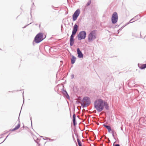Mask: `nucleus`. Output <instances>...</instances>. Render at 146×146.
<instances>
[{
	"mask_svg": "<svg viewBox=\"0 0 146 146\" xmlns=\"http://www.w3.org/2000/svg\"><path fill=\"white\" fill-rule=\"evenodd\" d=\"M86 34L85 31H82L80 32L77 36L78 40H80L84 39L86 37Z\"/></svg>",
	"mask_w": 146,
	"mask_h": 146,
	"instance_id": "7",
	"label": "nucleus"
},
{
	"mask_svg": "<svg viewBox=\"0 0 146 146\" xmlns=\"http://www.w3.org/2000/svg\"><path fill=\"white\" fill-rule=\"evenodd\" d=\"M78 57L80 58H82L83 57V55L80 51L79 48H78L77 50Z\"/></svg>",
	"mask_w": 146,
	"mask_h": 146,
	"instance_id": "9",
	"label": "nucleus"
},
{
	"mask_svg": "<svg viewBox=\"0 0 146 146\" xmlns=\"http://www.w3.org/2000/svg\"><path fill=\"white\" fill-rule=\"evenodd\" d=\"M104 105L105 108L106 110H108L109 109V106L108 103L107 102H104Z\"/></svg>",
	"mask_w": 146,
	"mask_h": 146,
	"instance_id": "15",
	"label": "nucleus"
},
{
	"mask_svg": "<svg viewBox=\"0 0 146 146\" xmlns=\"http://www.w3.org/2000/svg\"><path fill=\"white\" fill-rule=\"evenodd\" d=\"M62 90L64 92H65V94H66V97L67 98V97H69V95H68L67 92L66 90Z\"/></svg>",
	"mask_w": 146,
	"mask_h": 146,
	"instance_id": "20",
	"label": "nucleus"
},
{
	"mask_svg": "<svg viewBox=\"0 0 146 146\" xmlns=\"http://www.w3.org/2000/svg\"><path fill=\"white\" fill-rule=\"evenodd\" d=\"M113 146H120V145L119 144H116L115 145H114V143H113Z\"/></svg>",
	"mask_w": 146,
	"mask_h": 146,
	"instance_id": "23",
	"label": "nucleus"
},
{
	"mask_svg": "<svg viewBox=\"0 0 146 146\" xmlns=\"http://www.w3.org/2000/svg\"><path fill=\"white\" fill-rule=\"evenodd\" d=\"M103 125L108 129L109 132L110 133V132L111 131V129L110 126L106 125L105 124H104Z\"/></svg>",
	"mask_w": 146,
	"mask_h": 146,
	"instance_id": "11",
	"label": "nucleus"
},
{
	"mask_svg": "<svg viewBox=\"0 0 146 146\" xmlns=\"http://www.w3.org/2000/svg\"><path fill=\"white\" fill-rule=\"evenodd\" d=\"M94 106L98 112L101 111L104 109V100L101 99L96 100L94 102Z\"/></svg>",
	"mask_w": 146,
	"mask_h": 146,
	"instance_id": "1",
	"label": "nucleus"
},
{
	"mask_svg": "<svg viewBox=\"0 0 146 146\" xmlns=\"http://www.w3.org/2000/svg\"><path fill=\"white\" fill-rule=\"evenodd\" d=\"M77 137H78V136ZM77 142L78 143L79 146H82L81 143L80 142V141L79 139L78 138H77Z\"/></svg>",
	"mask_w": 146,
	"mask_h": 146,
	"instance_id": "18",
	"label": "nucleus"
},
{
	"mask_svg": "<svg viewBox=\"0 0 146 146\" xmlns=\"http://www.w3.org/2000/svg\"><path fill=\"white\" fill-rule=\"evenodd\" d=\"M80 13V10H76L73 15V20L74 21H76Z\"/></svg>",
	"mask_w": 146,
	"mask_h": 146,
	"instance_id": "8",
	"label": "nucleus"
},
{
	"mask_svg": "<svg viewBox=\"0 0 146 146\" xmlns=\"http://www.w3.org/2000/svg\"><path fill=\"white\" fill-rule=\"evenodd\" d=\"M97 31L93 30L88 35V41L91 42L95 40L96 37Z\"/></svg>",
	"mask_w": 146,
	"mask_h": 146,
	"instance_id": "3",
	"label": "nucleus"
},
{
	"mask_svg": "<svg viewBox=\"0 0 146 146\" xmlns=\"http://www.w3.org/2000/svg\"><path fill=\"white\" fill-rule=\"evenodd\" d=\"M120 30V29H119V30H118V33L119 32V31Z\"/></svg>",
	"mask_w": 146,
	"mask_h": 146,
	"instance_id": "30",
	"label": "nucleus"
},
{
	"mask_svg": "<svg viewBox=\"0 0 146 146\" xmlns=\"http://www.w3.org/2000/svg\"><path fill=\"white\" fill-rule=\"evenodd\" d=\"M73 122L74 125H75L76 124V115L75 114H74L73 116Z\"/></svg>",
	"mask_w": 146,
	"mask_h": 146,
	"instance_id": "13",
	"label": "nucleus"
},
{
	"mask_svg": "<svg viewBox=\"0 0 146 146\" xmlns=\"http://www.w3.org/2000/svg\"><path fill=\"white\" fill-rule=\"evenodd\" d=\"M138 66L141 69H143L146 68V64L140 65L138 64Z\"/></svg>",
	"mask_w": 146,
	"mask_h": 146,
	"instance_id": "10",
	"label": "nucleus"
},
{
	"mask_svg": "<svg viewBox=\"0 0 146 146\" xmlns=\"http://www.w3.org/2000/svg\"><path fill=\"white\" fill-rule=\"evenodd\" d=\"M141 18V16L139 15H137L136 16H135L133 19V20H134V21L138 20L140 19Z\"/></svg>",
	"mask_w": 146,
	"mask_h": 146,
	"instance_id": "16",
	"label": "nucleus"
},
{
	"mask_svg": "<svg viewBox=\"0 0 146 146\" xmlns=\"http://www.w3.org/2000/svg\"><path fill=\"white\" fill-rule=\"evenodd\" d=\"M20 124L19 123L15 127V128H14L13 129H12L11 130V131H15V130L17 129H18L19 128V127H20Z\"/></svg>",
	"mask_w": 146,
	"mask_h": 146,
	"instance_id": "17",
	"label": "nucleus"
},
{
	"mask_svg": "<svg viewBox=\"0 0 146 146\" xmlns=\"http://www.w3.org/2000/svg\"><path fill=\"white\" fill-rule=\"evenodd\" d=\"M30 119H31V123H32V117H30Z\"/></svg>",
	"mask_w": 146,
	"mask_h": 146,
	"instance_id": "26",
	"label": "nucleus"
},
{
	"mask_svg": "<svg viewBox=\"0 0 146 146\" xmlns=\"http://www.w3.org/2000/svg\"><path fill=\"white\" fill-rule=\"evenodd\" d=\"M72 58L71 59V63L72 64H73L75 62L76 58L73 55H72Z\"/></svg>",
	"mask_w": 146,
	"mask_h": 146,
	"instance_id": "12",
	"label": "nucleus"
},
{
	"mask_svg": "<svg viewBox=\"0 0 146 146\" xmlns=\"http://www.w3.org/2000/svg\"><path fill=\"white\" fill-rule=\"evenodd\" d=\"M34 3H33V5L32 6V8H34Z\"/></svg>",
	"mask_w": 146,
	"mask_h": 146,
	"instance_id": "27",
	"label": "nucleus"
},
{
	"mask_svg": "<svg viewBox=\"0 0 146 146\" xmlns=\"http://www.w3.org/2000/svg\"><path fill=\"white\" fill-rule=\"evenodd\" d=\"M111 133L112 134H114V130H111Z\"/></svg>",
	"mask_w": 146,
	"mask_h": 146,
	"instance_id": "25",
	"label": "nucleus"
},
{
	"mask_svg": "<svg viewBox=\"0 0 146 146\" xmlns=\"http://www.w3.org/2000/svg\"><path fill=\"white\" fill-rule=\"evenodd\" d=\"M32 23H30L29 24L26 25L25 26V27H23V28H25L28 25H30V24H31Z\"/></svg>",
	"mask_w": 146,
	"mask_h": 146,
	"instance_id": "24",
	"label": "nucleus"
},
{
	"mask_svg": "<svg viewBox=\"0 0 146 146\" xmlns=\"http://www.w3.org/2000/svg\"><path fill=\"white\" fill-rule=\"evenodd\" d=\"M74 77V75H72V78H73Z\"/></svg>",
	"mask_w": 146,
	"mask_h": 146,
	"instance_id": "28",
	"label": "nucleus"
},
{
	"mask_svg": "<svg viewBox=\"0 0 146 146\" xmlns=\"http://www.w3.org/2000/svg\"><path fill=\"white\" fill-rule=\"evenodd\" d=\"M91 3V0L89 1L87 3L86 5V6H88L90 5Z\"/></svg>",
	"mask_w": 146,
	"mask_h": 146,
	"instance_id": "21",
	"label": "nucleus"
},
{
	"mask_svg": "<svg viewBox=\"0 0 146 146\" xmlns=\"http://www.w3.org/2000/svg\"><path fill=\"white\" fill-rule=\"evenodd\" d=\"M43 37L42 33H39L35 37L34 41L36 43H39L43 40Z\"/></svg>",
	"mask_w": 146,
	"mask_h": 146,
	"instance_id": "4",
	"label": "nucleus"
},
{
	"mask_svg": "<svg viewBox=\"0 0 146 146\" xmlns=\"http://www.w3.org/2000/svg\"><path fill=\"white\" fill-rule=\"evenodd\" d=\"M73 122L74 125H75L76 124V115L75 114H74L73 116Z\"/></svg>",
	"mask_w": 146,
	"mask_h": 146,
	"instance_id": "14",
	"label": "nucleus"
},
{
	"mask_svg": "<svg viewBox=\"0 0 146 146\" xmlns=\"http://www.w3.org/2000/svg\"><path fill=\"white\" fill-rule=\"evenodd\" d=\"M0 50H1V48H0Z\"/></svg>",
	"mask_w": 146,
	"mask_h": 146,
	"instance_id": "33",
	"label": "nucleus"
},
{
	"mask_svg": "<svg viewBox=\"0 0 146 146\" xmlns=\"http://www.w3.org/2000/svg\"><path fill=\"white\" fill-rule=\"evenodd\" d=\"M133 20V19H131L130 20V21H129V22L128 23H127L126 25H127L128 24H129V23H133V22H134V21H132V22H131V21Z\"/></svg>",
	"mask_w": 146,
	"mask_h": 146,
	"instance_id": "22",
	"label": "nucleus"
},
{
	"mask_svg": "<svg viewBox=\"0 0 146 146\" xmlns=\"http://www.w3.org/2000/svg\"><path fill=\"white\" fill-rule=\"evenodd\" d=\"M145 121H146V117H145Z\"/></svg>",
	"mask_w": 146,
	"mask_h": 146,
	"instance_id": "32",
	"label": "nucleus"
},
{
	"mask_svg": "<svg viewBox=\"0 0 146 146\" xmlns=\"http://www.w3.org/2000/svg\"><path fill=\"white\" fill-rule=\"evenodd\" d=\"M83 101L84 102L81 103V105L83 108L86 107L90 103V98L87 97H84Z\"/></svg>",
	"mask_w": 146,
	"mask_h": 146,
	"instance_id": "5",
	"label": "nucleus"
},
{
	"mask_svg": "<svg viewBox=\"0 0 146 146\" xmlns=\"http://www.w3.org/2000/svg\"><path fill=\"white\" fill-rule=\"evenodd\" d=\"M114 134H112V135L114 137Z\"/></svg>",
	"mask_w": 146,
	"mask_h": 146,
	"instance_id": "29",
	"label": "nucleus"
},
{
	"mask_svg": "<svg viewBox=\"0 0 146 146\" xmlns=\"http://www.w3.org/2000/svg\"><path fill=\"white\" fill-rule=\"evenodd\" d=\"M132 36H134L136 37H137V36L136 35V33L134 32H132Z\"/></svg>",
	"mask_w": 146,
	"mask_h": 146,
	"instance_id": "19",
	"label": "nucleus"
},
{
	"mask_svg": "<svg viewBox=\"0 0 146 146\" xmlns=\"http://www.w3.org/2000/svg\"><path fill=\"white\" fill-rule=\"evenodd\" d=\"M8 135L7 136V137H6V138H5V140H4V141L6 139V138L8 137Z\"/></svg>",
	"mask_w": 146,
	"mask_h": 146,
	"instance_id": "31",
	"label": "nucleus"
},
{
	"mask_svg": "<svg viewBox=\"0 0 146 146\" xmlns=\"http://www.w3.org/2000/svg\"><path fill=\"white\" fill-rule=\"evenodd\" d=\"M78 25L76 24L74 25L73 27L72 34L70 36V44L71 46H72L74 43V35L76 33L78 30Z\"/></svg>",
	"mask_w": 146,
	"mask_h": 146,
	"instance_id": "2",
	"label": "nucleus"
},
{
	"mask_svg": "<svg viewBox=\"0 0 146 146\" xmlns=\"http://www.w3.org/2000/svg\"><path fill=\"white\" fill-rule=\"evenodd\" d=\"M118 18L117 13L116 12H114L113 13L111 18L112 23L113 24H115L117 21Z\"/></svg>",
	"mask_w": 146,
	"mask_h": 146,
	"instance_id": "6",
	"label": "nucleus"
}]
</instances>
